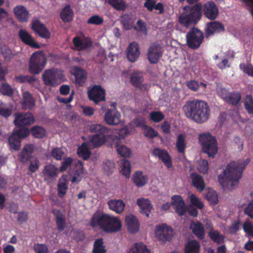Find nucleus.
Returning a JSON list of instances; mask_svg holds the SVG:
<instances>
[{
  "mask_svg": "<svg viewBox=\"0 0 253 253\" xmlns=\"http://www.w3.org/2000/svg\"><path fill=\"white\" fill-rule=\"evenodd\" d=\"M183 10V13L179 17L178 21L187 28L198 22L201 18L202 10L205 17L211 20L217 18L219 13L217 6L212 1L206 2L203 6L200 2L193 6H185Z\"/></svg>",
  "mask_w": 253,
  "mask_h": 253,
  "instance_id": "1",
  "label": "nucleus"
},
{
  "mask_svg": "<svg viewBox=\"0 0 253 253\" xmlns=\"http://www.w3.org/2000/svg\"><path fill=\"white\" fill-rule=\"evenodd\" d=\"M15 116V118L14 121L15 125L21 128L12 131L9 136L8 143L11 148L14 150H18L21 146L22 139L27 137L30 134L29 129L23 127L33 124L35 121V118L30 112L17 113Z\"/></svg>",
  "mask_w": 253,
  "mask_h": 253,
  "instance_id": "2",
  "label": "nucleus"
},
{
  "mask_svg": "<svg viewBox=\"0 0 253 253\" xmlns=\"http://www.w3.org/2000/svg\"><path fill=\"white\" fill-rule=\"evenodd\" d=\"M183 110L187 118L198 124L207 121L211 114L208 104L198 99L187 101L183 106Z\"/></svg>",
  "mask_w": 253,
  "mask_h": 253,
  "instance_id": "3",
  "label": "nucleus"
},
{
  "mask_svg": "<svg viewBox=\"0 0 253 253\" xmlns=\"http://www.w3.org/2000/svg\"><path fill=\"white\" fill-rule=\"evenodd\" d=\"M247 159V162H236L233 161L228 164L222 173L218 176V181L222 187L228 186L234 189L239 184V180L242 177L243 172L249 162Z\"/></svg>",
  "mask_w": 253,
  "mask_h": 253,
  "instance_id": "4",
  "label": "nucleus"
},
{
  "mask_svg": "<svg viewBox=\"0 0 253 253\" xmlns=\"http://www.w3.org/2000/svg\"><path fill=\"white\" fill-rule=\"evenodd\" d=\"M90 131L94 133L89 137V142L93 148L102 146L109 136L110 129L101 124H92L90 126Z\"/></svg>",
  "mask_w": 253,
  "mask_h": 253,
  "instance_id": "5",
  "label": "nucleus"
},
{
  "mask_svg": "<svg viewBox=\"0 0 253 253\" xmlns=\"http://www.w3.org/2000/svg\"><path fill=\"white\" fill-rule=\"evenodd\" d=\"M199 142L203 152L209 157H213L217 152V142L214 136L210 133H201L199 136Z\"/></svg>",
  "mask_w": 253,
  "mask_h": 253,
  "instance_id": "6",
  "label": "nucleus"
},
{
  "mask_svg": "<svg viewBox=\"0 0 253 253\" xmlns=\"http://www.w3.org/2000/svg\"><path fill=\"white\" fill-rule=\"evenodd\" d=\"M64 78L63 71L60 69L52 68L46 70L42 75L44 84L47 86L55 87L59 85Z\"/></svg>",
  "mask_w": 253,
  "mask_h": 253,
  "instance_id": "7",
  "label": "nucleus"
},
{
  "mask_svg": "<svg viewBox=\"0 0 253 253\" xmlns=\"http://www.w3.org/2000/svg\"><path fill=\"white\" fill-rule=\"evenodd\" d=\"M46 59L42 51L34 52L29 61V70L33 74H39L44 68Z\"/></svg>",
  "mask_w": 253,
  "mask_h": 253,
  "instance_id": "8",
  "label": "nucleus"
},
{
  "mask_svg": "<svg viewBox=\"0 0 253 253\" xmlns=\"http://www.w3.org/2000/svg\"><path fill=\"white\" fill-rule=\"evenodd\" d=\"M204 39V33L199 29L193 27L186 35V44L191 49H198L202 44Z\"/></svg>",
  "mask_w": 253,
  "mask_h": 253,
  "instance_id": "9",
  "label": "nucleus"
},
{
  "mask_svg": "<svg viewBox=\"0 0 253 253\" xmlns=\"http://www.w3.org/2000/svg\"><path fill=\"white\" fill-rule=\"evenodd\" d=\"M87 95L89 100L95 104L105 100V90L100 85H94L88 90Z\"/></svg>",
  "mask_w": 253,
  "mask_h": 253,
  "instance_id": "10",
  "label": "nucleus"
},
{
  "mask_svg": "<svg viewBox=\"0 0 253 253\" xmlns=\"http://www.w3.org/2000/svg\"><path fill=\"white\" fill-rule=\"evenodd\" d=\"M173 236V230L166 224L158 225L155 230L156 237L163 243L169 241Z\"/></svg>",
  "mask_w": 253,
  "mask_h": 253,
  "instance_id": "11",
  "label": "nucleus"
},
{
  "mask_svg": "<svg viewBox=\"0 0 253 253\" xmlns=\"http://www.w3.org/2000/svg\"><path fill=\"white\" fill-rule=\"evenodd\" d=\"M109 217V215L108 214L96 211L94 213L91 219L90 225L92 227H98L100 229L104 231Z\"/></svg>",
  "mask_w": 253,
  "mask_h": 253,
  "instance_id": "12",
  "label": "nucleus"
},
{
  "mask_svg": "<svg viewBox=\"0 0 253 253\" xmlns=\"http://www.w3.org/2000/svg\"><path fill=\"white\" fill-rule=\"evenodd\" d=\"M162 55V47L159 44L156 43L151 44L147 53V58L150 63H157Z\"/></svg>",
  "mask_w": 253,
  "mask_h": 253,
  "instance_id": "13",
  "label": "nucleus"
},
{
  "mask_svg": "<svg viewBox=\"0 0 253 253\" xmlns=\"http://www.w3.org/2000/svg\"><path fill=\"white\" fill-rule=\"evenodd\" d=\"M121 115L116 108L109 109L105 113L104 121L110 126H116L121 122Z\"/></svg>",
  "mask_w": 253,
  "mask_h": 253,
  "instance_id": "14",
  "label": "nucleus"
},
{
  "mask_svg": "<svg viewBox=\"0 0 253 253\" xmlns=\"http://www.w3.org/2000/svg\"><path fill=\"white\" fill-rule=\"evenodd\" d=\"M171 205L175 212L180 216L184 215L187 211L184 201L179 195H174L171 197Z\"/></svg>",
  "mask_w": 253,
  "mask_h": 253,
  "instance_id": "15",
  "label": "nucleus"
},
{
  "mask_svg": "<svg viewBox=\"0 0 253 253\" xmlns=\"http://www.w3.org/2000/svg\"><path fill=\"white\" fill-rule=\"evenodd\" d=\"M152 154L161 160L167 169H169L172 167L171 158L167 151L156 148L153 150Z\"/></svg>",
  "mask_w": 253,
  "mask_h": 253,
  "instance_id": "16",
  "label": "nucleus"
},
{
  "mask_svg": "<svg viewBox=\"0 0 253 253\" xmlns=\"http://www.w3.org/2000/svg\"><path fill=\"white\" fill-rule=\"evenodd\" d=\"M31 28L40 37L48 39L50 37V33L46 27L39 20H35L32 22Z\"/></svg>",
  "mask_w": 253,
  "mask_h": 253,
  "instance_id": "17",
  "label": "nucleus"
},
{
  "mask_svg": "<svg viewBox=\"0 0 253 253\" xmlns=\"http://www.w3.org/2000/svg\"><path fill=\"white\" fill-rule=\"evenodd\" d=\"M122 226L121 221L118 217L109 215L104 231L109 233H115L120 230Z\"/></svg>",
  "mask_w": 253,
  "mask_h": 253,
  "instance_id": "18",
  "label": "nucleus"
},
{
  "mask_svg": "<svg viewBox=\"0 0 253 253\" xmlns=\"http://www.w3.org/2000/svg\"><path fill=\"white\" fill-rule=\"evenodd\" d=\"M71 73L75 78L76 84L83 86L87 78L86 71L78 66H73L71 69Z\"/></svg>",
  "mask_w": 253,
  "mask_h": 253,
  "instance_id": "19",
  "label": "nucleus"
},
{
  "mask_svg": "<svg viewBox=\"0 0 253 253\" xmlns=\"http://www.w3.org/2000/svg\"><path fill=\"white\" fill-rule=\"evenodd\" d=\"M224 27L222 24L218 21L210 22L207 24L205 29L206 37H209L215 33L224 32Z\"/></svg>",
  "mask_w": 253,
  "mask_h": 253,
  "instance_id": "20",
  "label": "nucleus"
},
{
  "mask_svg": "<svg viewBox=\"0 0 253 253\" xmlns=\"http://www.w3.org/2000/svg\"><path fill=\"white\" fill-rule=\"evenodd\" d=\"M126 56L130 62H135L139 57L140 52L139 45L136 42L130 43L127 48Z\"/></svg>",
  "mask_w": 253,
  "mask_h": 253,
  "instance_id": "21",
  "label": "nucleus"
},
{
  "mask_svg": "<svg viewBox=\"0 0 253 253\" xmlns=\"http://www.w3.org/2000/svg\"><path fill=\"white\" fill-rule=\"evenodd\" d=\"M52 213L55 217L57 228L60 232L63 231L66 227V221L65 215L58 209H53Z\"/></svg>",
  "mask_w": 253,
  "mask_h": 253,
  "instance_id": "22",
  "label": "nucleus"
},
{
  "mask_svg": "<svg viewBox=\"0 0 253 253\" xmlns=\"http://www.w3.org/2000/svg\"><path fill=\"white\" fill-rule=\"evenodd\" d=\"M13 12L20 22H27L30 17L28 10L25 6L19 5L14 8Z\"/></svg>",
  "mask_w": 253,
  "mask_h": 253,
  "instance_id": "23",
  "label": "nucleus"
},
{
  "mask_svg": "<svg viewBox=\"0 0 253 253\" xmlns=\"http://www.w3.org/2000/svg\"><path fill=\"white\" fill-rule=\"evenodd\" d=\"M42 174L45 181L56 178L58 174V169L52 164L44 166Z\"/></svg>",
  "mask_w": 253,
  "mask_h": 253,
  "instance_id": "24",
  "label": "nucleus"
},
{
  "mask_svg": "<svg viewBox=\"0 0 253 253\" xmlns=\"http://www.w3.org/2000/svg\"><path fill=\"white\" fill-rule=\"evenodd\" d=\"M19 36L21 40L26 44L35 48H40V46L33 39L30 34L24 30H20Z\"/></svg>",
  "mask_w": 253,
  "mask_h": 253,
  "instance_id": "25",
  "label": "nucleus"
},
{
  "mask_svg": "<svg viewBox=\"0 0 253 253\" xmlns=\"http://www.w3.org/2000/svg\"><path fill=\"white\" fill-rule=\"evenodd\" d=\"M107 204L111 211L119 214L121 213L124 211L126 206L123 201L120 199L109 200L107 202Z\"/></svg>",
  "mask_w": 253,
  "mask_h": 253,
  "instance_id": "26",
  "label": "nucleus"
},
{
  "mask_svg": "<svg viewBox=\"0 0 253 253\" xmlns=\"http://www.w3.org/2000/svg\"><path fill=\"white\" fill-rule=\"evenodd\" d=\"M125 221L130 233H134L138 231L139 228L138 221L134 215L132 214L126 215Z\"/></svg>",
  "mask_w": 253,
  "mask_h": 253,
  "instance_id": "27",
  "label": "nucleus"
},
{
  "mask_svg": "<svg viewBox=\"0 0 253 253\" xmlns=\"http://www.w3.org/2000/svg\"><path fill=\"white\" fill-rule=\"evenodd\" d=\"M137 204L140 208L141 212L148 217L152 209V205L148 199L144 198L138 199Z\"/></svg>",
  "mask_w": 253,
  "mask_h": 253,
  "instance_id": "28",
  "label": "nucleus"
},
{
  "mask_svg": "<svg viewBox=\"0 0 253 253\" xmlns=\"http://www.w3.org/2000/svg\"><path fill=\"white\" fill-rule=\"evenodd\" d=\"M148 179L147 175H144L141 171L135 172L132 177L133 182L138 187L145 185L147 183Z\"/></svg>",
  "mask_w": 253,
  "mask_h": 253,
  "instance_id": "29",
  "label": "nucleus"
},
{
  "mask_svg": "<svg viewBox=\"0 0 253 253\" xmlns=\"http://www.w3.org/2000/svg\"><path fill=\"white\" fill-rule=\"evenodd\" d=\"M191 179L193 186L199 191L202 192L204 190L206 184L201 175L195 173H192L191 174Z\"/></svg>",
  "mask_w": 253,
  "mask_h": 253,
  "instance_id": "30",
  "label": "nucleus"
},
{
  "mask_svg": "<svg viewBox=\"0 0 253 253\" xmlns=\"http://www.w3.org/2000/svg\"><path fill=\"white\" fill-rule=\"evenodd\" d=\"M60 17L64 23L70 22L73 18V11L70 5H66L60 13Z\"/></svg>",
  "mask_w": 253,
  "mask_h": 253,
  "instance_id": "31",
  "label": "nucleus"
},
{
  "mask_svg": "<svg viewBox=\"0 0 253 253\" xmlns=\"http://www.w3.org/2000/svg\"><path fill=\"white\" fill-rule=\"evenodd\" d=\"M121 173L126 178H129L131 172L130 164L129 161L123 159L119 162Z\"/></svg>",
  "mask_w": 253,
  "mask_h": 253,
  "instance_id": "32",
  "label": "nucleus"
},
{
  "mask_svg": "<svg viewBox=\"0 0 253 253\" xmlns=\"http://www.w3.org/2000/svg\"><path fill=\"white\" fill-rule=\"evenodd\" d=\"M23 106L28 109H31L35 105V101L32 94L28 91L23 93Z\"/></svg>",
  "mask_w": 253,
  "mask_h": 253,
  "instance_id": "33",
  "label": "nucleus"
},
{
  "mask_svg": "<svg viewBox=\"0 0 253 253\" xmlns=\"http://www.w3.org/2000/svg\"><path fill=\"white\" fill-rule=\"evenodd\" d=\"M200 245L199 242L192 240L188 242L185 246V253H199Z\"/></svg>",
  "mask_w": 253,
  "mask_h": 253,
  "instance_id": "34",
  "label": "nucleus"
},
{
  "mask_svg": "<svg viewBox=\"0 0 253 253\" xmlns=\"http://www.w3.org/2000/svg\"><path fill=\"white\" fill-rule=\"evenodd\" d=\"M104 244L103 238L96 239L93 245L92 253H106L107 250Z\"/></svg>",
  "mask_w": 253,
  "mask_h": 253,
  "instance_id": "35",
  "label": "nucleus"
},
{
  "mask_svg": "<svg viewBox=\"0 0 253 253\" xmlns=\"http://www.w3.org/2000/svg\"><path fill=\"white\" fill-rule=\"evenodd\" d=\"M128 253H150V251L143 243H136L129 249Z\"/></svg>",
  "mask_w": 253,
  "mask_h": 253,
  "instance_id": "36",
  "label": "nucleus"
},
{
  "mask_svg": "<svg viewBox=\"0 0 253 253\" xmlns=\"http://www.w3.org/2000/svg\"><path fill=\"white\" fill-rule=\"evenodd\" d=\"M77 154L79 157L83 158L84 160H87L91 154V152L86 143L84 142L78 147Z\"/></svg>",
  "mask_w": 253,
  "mask_h": 253,
  "instance_id": "37",
  "label": "nucleus"
},
{
  "mask_svg": "<svg viewBox=\"0 0 253 253\" xmlns=\"http://www.w3.org/2000/svg\"><path fill=\"white\" fill-rule=\"evenodd\" d=\"M144 79L141 73L138 72H133L130 77V82L131 84L135 87L142 89L141 87V84L143 82Z\"/></svg>",
  "mask_w": 253,
  "mask_h": 253,
  "instance_id": "38",
  "label": "nucleus"
},
{
  "mask_svg": "<svg viewBox=\"0 0 253 253\" xmlns=\"http://www.w3.org/2000/svg\"><path fill=\"white\" fill-rule=\"evenodd\" d=\"M191 228L192 229V232L199 239H203L205 236L204 228L202 224L198 221L191 226Z\"/></svg>",
  "mask_w": 253,
  "mask_h": 253,
  "instance_id": "39",
  "label": "nucleus"
},
{
  "mask_svg": "<svg viewBox=\"0 0 253 253\" xmlns=\"http://www.w3.org/2000/svg\"><path fill=\"white\" fill-rule=\"evenodd\" d=\"M176 147L177 152L180 154H184L186 148L185 136L183 134H179L177 138Z\"/></svg>",
  "mask_w": 253,
  "mask_h": 253,
  "instance_id": "40",
  "label": "nucleus"
},
{
  "mask_svg": "<svg viewBox=\"0 0 253 253\" xmlns=\"http://www.w3.org/2000/svg\"><path fill=\"white\" fill-rule=\"evenodd\" d=\"M241 99V95L240 93L235 91L230 92L225 102L228 104L236 106L239 104Z\"/></svg>",
  "mask_w": 253,
  "mask_h": 253,
  "instance_id": "41",
  "label": "nucleus"
},
{
  "mask_svg": "<svg viewBox=\"0 0 253 253\" xmlns=\"http://www.w3.org/2000/svg\"><path fill=\"white\" fill-rule=\"evenodd\" d=\"M68 189V183L65 179L61 178L59 179L57 185L58 195L60 198H63L66 194Z\"/></svg>",
  "mask_w": 253,
  "mask_h": 253,
  "instance_id": "42",
  "label": "nucleus"
},
{
  "mask_svg": "<svg viewBox=\"0 0 253 253\" xmlns=\"http://www.w3.org/2000/svg\"><path fill=\"white\" fill-rule=\"evenodd\" d=\"M0 52L4 60L7 62H9L16 55V54L7 46L1 47Z\"/></svg>",
  "mask_w": 253,
  "mask_h": 253,
  "instance_id": "43",
  "label": "nucleus"
},
{
  "mask_svg": "<svg viewBox=\"0 0 253 253\" xmlns=\"http://www.w3.org/2000/svg\"><path fill=\"white\" fill-rule=\"evenodd\" d=\"M244 107L248 114L253 116V97L247 95L244 101Z\"/></svg>",
  "mask_w": 253,
  "mask_h": 253,
  "instance_id": "44",
  "label": "nucleus"
},
{
  "mask_svg": "<svg viewBox=\"0 0 253 253\" xmlns=\"http://www.w3.org/2000/svg\"><path fill=\"white\" fill-rule=\"evenodd\" d=\"M78 164H79V168L76 169V173L71 179L72 183H78L81 181L82 180V175L84 174V169L82 162L79 161Z\"/></svg>",
  "mask_w": 253,
  "mask_h": 253,
  "instance_id": "45",
  "label": "nucleus"
},
{
  "mask_svg": "<svg viewBox=\"0 0 253 253\" xmlns=\"http://www.w3.org/2000/svg\"><path fill=\"white\" fill-rule=\"evenodd\" d=\"M210 238L214 242L220 244L224 242V236L217 230H212L209 233Z\"/></svg>",
  "mask_w": 253,
  "mask_h": 253,
  "instance_id": "46",
  "label": "nucleus"
},
{
  "mask_svg": "<svg viewBox=\"0 0 253 253\" xmlns=\"http://www.w3.org/2000/svg\"><path fill=\"white\" fill-rule=\"evenodd\" d=\"M108 2L117 10L125 11L126 8V4L124 0H108Z\"/></svg>",
  "mask_w": 253,
  "mask_h": 253,
  "instance_id": "47",
  "label": "nucleus"
},
{
  "mask_svg": "<svg viewBox=\"0 0 253 253\" xmlns=\"http://www.w3.org/2000/svg\"><path fill=\"white\" fill-rule=\"evenodd\" d=\"M32 134L36 138H43L46 133V130L41 126H34L31 128Z\"/></svg>",
  "mask_w": 253,
  "mask_h": 253,
  "instance_id": "48",
  "label": "nucleus"
},
{
  "mask_svg": "<svg viewBox=\"0 0 253 253\" xmlns=\"http://www.w3.org/2000/svg\"><path fill=\"white\" fill-rule=\"evenodd\" d=\"M12 108L2 102H0V116L4 118L9 117L12 114Z\"/></svg>",
  "mask_w": 253,
  "mask_h": 253,
  "instance_id": "49",
  "label": "nucleus"
},
{
  "mask_svg": "<svg viewBox=\"0 0 253 253\" xmlns=\"http://www.w3.org/2000/svg\"><path fill=\"white\" fill-rule=\"evenodd\" d=\"M115 168V163L110 160H106L103 163V169L108 175L112 173Z\"/></svg>",
  "mask_w": 253,
  "mask_h": 253,
  "instance_id": "50",
  "label": "nucleus"
},
{
  "mask_svg": "<svg viewBox=\"0 0 253 253\" xmlns=\"http://www.w3.org/2000/svg\"><path fill=\"white\" fill-rule=\"evenodd\" d=\"M104 19L98 15H93L90 17L87 20L88 24L94 25H100L103 24Z\"/></svg>",
  "mask_w": 253,
  "mask_h": 253,
  "instance_id": "51",
  "label": "nucleus"
},
{
  "mask_svg": "<svg viewBox=\"0 0 253 253\" xmlns=\"http://www.w3.org/2000/svg\"><path fill=\"white\" fill-rule=\"evenodd\" d=\"M0 92L3 95L12 96L13 90L12 87L7 83H3L0 86Z\"/></svg>",
  "mask_w": 253,
  "mask_h": 253,
  "instance_id": "52",
  "label": "nucleus"
},
{
  "mask_svg": "<svg viewBox=\"0 0 253 253\" xmlns=\"http://www.w3.org/2000/svg\"><path fill=\"white\" fill-rule=\"evenodd\" d=\"M16 80L17 82L20 83H28L29 84H32L36 82V78L33 76L28 75L26 76H19L16 77Z\"/></svg>",
  "mask_w": 253,
  "mask_h": 253,
  "instance_id": "53",
  "label": "nucleus"
},
{
  "mask_svg": "<svg viewBox=\"0 0 253 253\" xmlns=\"http://www.w3.org/2000/svg\"><path fill=\"white\" fill-rule=\"evenodd\" d=\"M150 119L155 123H159L164 119V115L160 111H153L150 114Z\"/></svg>",
  "mask_w": 253,
  "mask_h": 253,
  "instance_id": "54",
  "label": "nucleus"
},
{
  "mask_svg": "<svg viewBox=\"0 0 253 253\" xmlns=\"http://www.w3.org/2000/svg\"><path fill=\"white\" fill-rule=\"evenodd\" d=\"M117 151L119 155L123 157H128L130 155V150L124 145H116Z\"/></svg>",
  "mask_w": 253,
  "mask_h": 253,
  "instance_id": "55",
  "label": "nucleus"
},
{
  "mask_svg": "<svg viewBox=\"0 0 253 253\" xmlns=\"http://www.w3.org/2000/svg\"><path fill=\"white\" fill-rule=\"evenodd\" d=\"M121 23L126 30H130L133 28L132 19L128 15L123 17L121 20Z\"/></svg>",
  "mask_w": 253,
  "mask_h": 253,
  "instance_id": "56",
  "label": "nucleus"
},
{
  "mask_svg": "<svg viewBox=\"0 0 253 253\" xmlns=\"http://www.w3.org/2000/svg\"><path fill=\"white\" fill-rule=\"evenodd\" d=\"M206 198L211 204L212 205L217 204L218 201L217 193L214 190L209 191L206 194Z\"/></svg>",
  "mask_w": 253,
  "mask_h": 253,
  "instance_id": "57",
  "label": "nucleus"
},
{
  "mask_svg": "<svg viewBox=\"0 0 253 253\" xmlns=\"http://www.w3.org/2000/svg\"><path fill=\"white\" fill-rule=\"evenodd\" d=\"M40 166V162L37 158H34L30 160V164L29 166V170L31 173H34L37 171Z\"/></svg>",
  "mask_w": 253,
  "mask_h": 253,
  "instance_id": "58",
  "label": "nucleus"
},
{
  "mask_svg": "<svg viewBox=\"0 0 253 253\" xmlns=\"http://www.w3.org/2000/svg\"><path fill=\"white\" fill-rule=\"evenodd\" d=\"M133 29L136 31H140L145 35L147 34V29L146 23L141 19H139L137 21L136 26H133Z\"/></svg>",
  "mask_w": 253,
  "mask_h": 253,
  "instance_id": "59",
  "label": "nucleus"
},
{
  "mask_svg": "<svg viewBox=\"0 0 253 253\" xmlns=\"http://www.w3.org/2000/svg\"><path fill=\"white\" fill-rule=\"evenodd\" d=\"M73 42L74 45L79 50L85 49L88 46L86 43L84 42L83 41L78 37L74 38L73 40Z\"/></svg>",
  "mask_w": 253,
  "mask_h": 253,
  "instance_id": "60",
  "label": "nucleus"
},
{
  "mask_svg": "<svg viewBox=\"0 0 253 253\" xmlns=\"http://www.w3.org/2000/svg\"><path fill=\"white\" fill-rule=\"evenodd\" d=\"M190 203L192 205L197 207L199 209H202L204 207L203 203L195 196L192 194L189 197Z\"/></svg>",
  "mask_w": 253,
  "mask_h": 253,
  "instance_id": "61",
  "label": "nucleus"
},
{
  "mask_svg": "<svg viewBox=\"0 0 253 253\" xmlns=\"http://www.w3.org/2000/svg\"><path fill=\"white\" fill-rule=\"evenodd\" d=\"M64 154V151L60 148H54L51 152V156L56 160L60 161L62 160Z\"/></svg>",
  "mask_w": 253,
  "mask_h": 253,
  "instance_id": "62",
  "label": "nucleus"
},
{
  "mask_svg": "<svg viewBox=\"0 0 253 253\" xmlns=\"http://www.w3.org/2000/svg\"><path fill=\"white\" fill-rule=\"evenodd\" d=\"M240 68L249 76L253 77V66L251 64L245 65V64H240Z\"/></svg>",
  "mask_w": 253,
  "mask_h": 253,
  "instance_id": "63",
  "label": "nucleus"
},
{
  "mask_svg": "<svg viewBox=\"0 0 253 253\" xmlns=\"http://www.w3.org/2000/svg\"><path fill=\"white\" fill-rule=\"evenodd\" d=\"M243 229L248 236L253 238V224L249 222H246L243 224Z\"/></svg>",
  "mask_w": 253,
  "mask_h": 253,
  "instance_id": "64",
  "label": "nucleus"
}]
</instances>
